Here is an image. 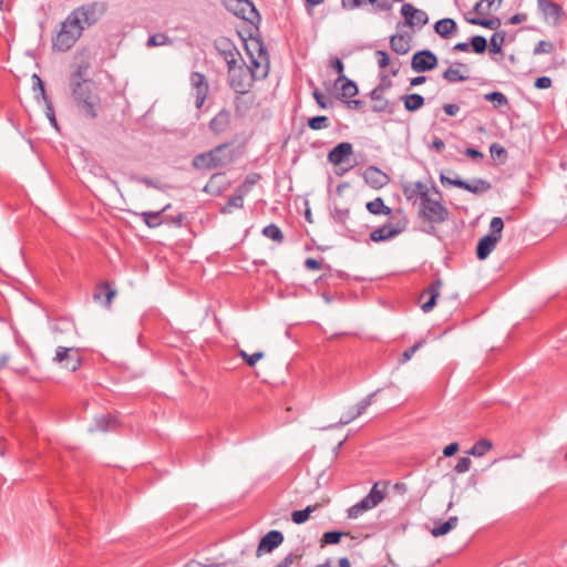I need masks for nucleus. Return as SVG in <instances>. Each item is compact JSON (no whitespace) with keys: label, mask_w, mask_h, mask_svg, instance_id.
I'll return each instance as SVG.
<instances>
[{"label":"nucleus","mask_w":567,"mask_h":567,"mask_svg":"<svg viewBox=\"0 0 567 567\" xmlns=\"http://www.w3.org/2000/svg\"><path fill=\"white\" fill-rule=\"evenodd\" d=\"M107 3L93 1L72 10L60 30L52 37V49L58 52L69 51L81 38L83 31L94 25L106 12Z\"/></svg>","instance_id":"f257e3e1"},{"label":"nucleus","mask_w":567,"mask_h":567,"mask_svg":"<svg viewBox=\"0 0 567 567\" xmlns=\"http://www.w3.org/2000/svg\"><path fill=\"white\" fill-rule=\"evenodd\" d=\"M89 68V63L78 64L70 75L69 85L76 107L86 117L93 120L97 117L102 105L101 97L95 92V83L86 78Z\"/></svg>","instance_id":"f03ea898"},{"label":"nucleus","mask_w":567,"mask_h":567,"mask_svg":"<svg viewBox=\"0 0 567 567\" xmlns=\"http://www.w3.org/2000/svg\"><path fill=\"white\" fill-rule=\"evenodd\" d=\"M228 144H219L208 152L197 154L193 157L192 166L197 171H210L221 168L231 163L233 157L227 154Z\"/></svg>","instance_id":"7ed1b4c3"},{"label":"nucleus","mask_w":567,"mask_h":567,"mask_svg":"<svg viewBox=\"0 0 567 567\" xmlns=\"http://www.w3.org/2000/svg\"><path fill=\"white\" fill-rule=\"evenodd\" d=\"M434 192L439 195V198L434 199L430 196L423 198V200L420 202L419 208V217L431 224L430 229L426 230L427 234H434V224H442L450 217L449 209L441 203V193L435 187Z\"/></svg>","instance_id":"20e7f679"},{"label":"nucleus","mask_w":567,"mask_h":567,"mask_svg":"<svg viewBox=\"0 0 567 567\" xmlns=\"http://www.w3.org/2000/svg\"><path fill=\"white\" fill-rule=\"evenodd\" d=\"M228 84L235 93H246L252 86L254 75L246 68L245 63H236L227 69Z\"/></svg>","instance_id":"39448f33"},{"label":"nucleus","mask_w":567,"mask_h":567,"mask_svg":"<svg viewBox=\"0 0 567 567\" xmlns=\"http://www.w3.org/2000/svg\"><path fill=\"white\" fill-rule=\"evenodd\" d=\"M223 4L234 16L251 24L261 22V16L251 0H223Z\"/></svg>","instance_id":"423d86ee"},{"label":"nucleus","mask_w":567,"mask_h":567,"mask_svg":"<svg viewBox=\"0 0 567 567\" xmlns=\"http://www.w3.org/2000/svg\"><path fill=\"white\" fill-rule=\"evenodd\" d=\"M440 181L443 185H452L462 189H465L473 194H483L491 189V184L483 178H475L472 183H468L460 177L450 178L444 174L440 175Z\"/></svg>","instance_id":"0eeeda50"},{"label":"nucleus","mask_w":567,"mask_h":567,"mask_svg":"<svg viewBox=\"0 0 567 567\" xmlns=\"http://www.w3.org/2000/svg\"><path fill=\"white\" fill-rule=\"evenodd\" d=\"M269 55L267 53V50L260 44L258 49V56H250V64L246 65V68L251 72V75H254V79L257 80H264L267 78L269 73Z\"/></svg>","instance_id":"6e6552de"},{"label":"nucleus","mask_w":567,"mask_h":567,"mask_svg":"<svg viewBox=\"0 0 567 567\" xmlns=\"http://www.w3.org/2000/svg\"><path fill=\"white\" fill-rule=\"evenodd\" d=\"M53 360L58 363H62L63 367L72 372L76 371L82 363L79 349L58 347Z\"/></svg>","instance_id":"1a4fd4ad"},{"label":"nucleus","mask_w":567,"mask_h":567,"mask_svg":"<svg viewBox=\"0 0 567 567\" xmlns=\"http://www.w3.org/2000/svg\"><path fill=\"white\" fill-rule=\"evenodd\" d=\"M437 56L427 49L415 52L411 60V68L417 73L431 71L437 66Z\"/></svg>","instance_id":"9d476101"},{"label":"nucleus","mask_w":567,"mask_h":567,"mask_svg":"<svg viewBox=\"0 0 567 567\" xmlns=\"http://www.w3.org/2000/svg\"><path fill=\"white\" fill-rule=\"evenodd\" d=\"M193 94L195 95V105L200 109L205 103L209 85L206 76L200 72H193L189 76Z\"/></svg>","instance_id":"9b49d317"},{"label":"nucleus","mask_w":567,"mask_h":567,"mask_svg":"<svg viewBox=\"0 0 567 567\" xmlns=\"http://www.w3.org/2000/svg\"><path fill=\"white\" fill-rule=\"evenodd\" d=\"M401 13L406 24L411 28H422L429 22L427 13L421 9L414 8L411 3H404L401 7Z\"/></svg>","instance_id":"f8f14e48"},{"label":"nucleus","mask_w":567,"mask_h":567,"mask_svg":"<svg viewBox=\"0 0 567 567\" xmlns=\"http://www.w3.org/2000/svg\"><path fill=\"white\" fill-rule=\"evenodd\" d=\"M364 182L373 189H380L390 183V176L377 166H368L363 172Z\"/></svg>","instance_id":"ddd939ff"},{"label":"nucleus","mask_w":567,"mask_h":567,"mask_svg":"<svg viewBox=\"0 0 567 567\" xmlns=\"http://www.w3.org/2000/svg\"><path fill=\"white\" fill-rule=\"evenodd\" d=\"M442 281L441 279H436L432 281L420 295V300L427 298L422 305L421 309L423 312L427 313L433 310L436 305V299L440 296Z\"/></svg>","instance_id":"4468645a"},{"label":"nucleus","mask_w":567,"mask_h":567,"mask_svg":"<svg viewBox=\"0 0 567 567\" xmlns=\"http://www.w3.org/2000/svg\"><path fill=\"white\" fill-rule=\"evenodd\" d=\"M284 542V534L279 530H270L261 537L257 547V556L261 554L271 553L275 548L280 546Z\"/></svg>","instance_id":"2eb2a0df"},{"label":"nucleus","mask_w":567,"mask_h":567,"mask_svg":"<svg viewBox=\"0 0 567 567\" xmlns=\"http://www.w3.org/2000/svg\"><path fill=\"white\" fill-rule=\"evenodd\" d=\"M353 154V146L349 142L339 143L328 153V161L338 166L344 163Z\"/></svg>","instance_id":"dca6fc26"},{"label":"nucleus","mask_w":567,"mask_h":567,"mask_svg":"<svg viewBox=\"0 0 567 567\" xmlns=\"http://www.w3.org/2000/svg\"><path fill=\"white\" fill-rule=\"evenodd\" d=\"M403 227L399 225H393L392 223H386L381 227H378L370 234V239L374 243L385 241L391 238H394L400 233H402Z\"/></svg>","instance_id":"f3484780"},{"label":"nucleus","mask_w":567,"mask_h":567,"mask_svg":"<svg viewBox=\"0 0 567 567\" xmlns=\"http://www.w3.org/2000/svg\"><path fill=\"white\" fill-rule=\"evenodd\" d=\"M402 192L408 200H413L419 197L420 202H422L423 198L429 197V188L421 181L404 184Z\"/></svg>","instance_id":"a211bd4d"},{"label":"nucleus","mask_w":567,"mask_h":567,"mask_svg":"<svg viewBox=\"0 0 567 567\" xmlns=\"http://www.w3.org/2000/svg\"><path fill=\"white\" fill-rule=\"evenodd\" d=\"M230 112L226 109L220 110L209 122L208 126L212 133L220 135L225 133L230 125Z\"/></svg>","instance_id":"6ab92c4d"},{"label":"nucleus","mask_w":567,"mask_h":567,"mask_svg":"<svg viewBox=\"0 0 567 567\" xmlns=\"http://www.w3.org/2000/svg\"><path fill=\"white\" fill-rule=\"evenodd\" d=\"M219 53L224 58L227 69L233 66L234 64L238 63L239 60H241V54L237 50V48L228 40L220 41L219 44L216 45Z\"/></svg>","instance_id":"aec40b11"},{"label":"nucleus","mask_w":567,"mask_h":567,"mask_svg":"<svg viewBox=\"0 0 567 567\" xmlns=\"http://www.w3.org/2000/svg\"><path fill=\"white\" fill-rule=\"evenodd\" d=\"M256 96L246 91V93H236L234 101L235 112L238 116H245L255 105Z\"/></svg>","instance_id":"412c9836"},{"label":"nucleus","mask_w":567,"mask_h":567,"mask_svg":"<svg viewBox=\"0 0 567 567\" xmlns=\"http://www.w3.org/2000/svg\"><path fill=\"white\" fill-rule=\"evenodd\" d=\"M336 87L340 91V100L344 101V99H351L355 96L359 92L358 85L354 81L348 79L344 74L338 76L334 83Z\"/></svg>","instance_id":"4be33fe9"},{"label":"nucleus","mask_w":567,"mask_h":567,"mask_svg":"<svg viewBox=\"0 0 567 567\" xmlns=\"http://www.w3.org/2000/svg\"><path fill=\"white\" fill-rule=\"evenodd\" d=\"M379 483H375L370 493L365 495L360 502H358V506L363 511H369L378 506L385 497V494L378 489Z\"/></svg>","instance_id":"5701e85b"},{"label":"nucleus","mask_w":567,"mask_h":567,"mask_svg":"<svg viewBox=\"0 0 567 567\" xmlns=\"http://www.w3.org/2000/svg\"><path fill=\"white\" fill-rule=\"evenodd\" d=\"M537 4L539 10L545 16V18H551L554 24L559 23L561 16L564 13L559 4L555 3L551 0H537Z\"/></svg>","instance_id":"b1692460"},{"label":"nucleus","mask_w":567,"mask_h":567,"mask_svg":"<svg viewBox=\"0 0 567 567\" xmlns=\"http://www.w3.org/2000/svg\"><path fill=\"white\" fill-rule=\"evenodd\" d=\"M499 241L498 237L495 235H485L482 237L476 246V256L480 260L486 259L489 254L495 249L497 243Z\"/></svg>","instance_id":"393cba45"},{"label":"nucleus","mask_w":567,"mask_h":567,"mask_svg":"<svg viewBox=\"0 0 567 567\" xmlns=\"http://www.w3.org/2000/svg\"><path fill=\"white\" fill-rule=\"evenodd\" d=\"M169 208L171 204H167L161 210L135 213V215L140 216L148 228H156L164 223L162 215Z\"/></svg>","instance_id":"a878e982"},{"label":"nucleus","mask_w":567,"mask_h":567,"mask_svg":"<svg viewBox=\"0 0 567 567\" xmlns=\"http://www.w3.org/2000/svg\"><path fill=\"white\" fill-rule=\"evenodd\" d=\"M116 290L113 289L109 282H102L96 286L93 299L95 301L104 302V305L110 308L112 299L115 297Z\"/></svg>","instance_id":"bb28decb"},{"label":"nucleus","mask_w":567,"mask_h":567,"mask_svg":"<svg viewBox=\"0 0 567 567\" xmlns=\"http://www.w3.org/2000/svg\"><path fill=\"white\" fill-rule=\"evenodd\" d=\"M228 183L225 181V173H215L204 187V192L208 194L219 195L226 189Z\"/></svg>","instance_id":"cd10ccee"},{"label":"nucleus","mask_w":567,"mask_h":567,"mask_svg":"<svg viewBox=\"0 0 567 567\" xmlns=\"http://www.w3.org/2000/svg\"><path fill=\"white\" fill-rule=\"evenodd\" d=\"M434 31L443 39H449L457 31V24L453 19L444 18L435 22Z\"/></svg>","instance_id":"c85d7f7f"},{"label":"nucleus","mask_w":567,"mask_h":567,"mask_svg":"<svg viewBox=\"0 0 567 567\" xmlns=\"http://www.w3.org/2000/svg\"><path fill=\"white\" fill-rule=\"evenodd\" d=\"M461 68L466 69V65L462 62H455L453 66L446 69L443 72V79L449 83H458L466 81L468 76L461 73Z\"/></svg>","instance_id":"c756f323"},{"label":"nucleus","mask_w":567,"mask_h":567,"mask_svg":"<svg viewBox=\"0 0 567 567\" xmlns=\"http://www.w3.org/2000/svg\"><path fill=\"white\" fill-rule=\"evenodd\" d=\"M457 522H458V518L456 516H452L445 522L435 520L434 526L431 529V534L434 537L444 536L456 527Z\"/></svg>","instance_id":"7c9ffc66"},{"label":"nucleus","mask_w":567,"mask_h":567,"mask_svg":"<svg viewBox=\"0 0 567 567\" xmlns=\"http://www.w3.org/2000/svg\"><path fill=\"white\" fill-rule=\"evenodd\" d=\"M400 100L403 102L404 109L408 112H415L420 110L425 103L424 97L417 93L401 95Z\"/></svg>","instance_id":"2f4dec72"},{"label":"nucleus","mask_w":567,"mask_h":567,"mask_svg":"<svg viewBox=\"0 0 567 567\" xmlns=\"http://www.w3.org/2000/svg\"><path fill=\"white\" fill-rule=\"evenodd\" d=\"M391 49L398 54H406L410 49V39L403 34H394L390 39Z\"/></svg>","instance_id":"473e14b6"},{"label":"nucleus","mask_w":567,"mask_h":567,"mask_svg":"<svg viewBox=\"0 0 567 567\" xmlns=\"http://www.w3.org/2000/svg\"><path fill=\"white\" fill-rule=\"evenodd\" d=\"M373 104L371 105V111L373 113H388L393 114L398 103L395 101L391 102L385 97H380V100H371Z\"/></svg>","instance_id":"72a5a7b5"},{"label":"nucleus","mask_w":567,"mask_h":567,"mask_svg":"<svg viewBox=\"0 0 567 567\" xmlns=\"http://www.w3.org/2000/svg\"><path fill=\"white\" fill-rule=\"evenodd\" d=\"M365 207L368 212L373 215H390L392 213V209L384 205L381 197H377L375 199L368 202Z\"/></svg>","instance_id":"f704fd0d"},{"label":"nucleus","mask_w":567,"mask_h":567,"mask_svg":"<svg viewBox=\"0 0 567 567\" xmlns=\"http://www.w3.org/2000/svg\"><path fill=\"white\" fill-rule=\"evenodd\" d=\"M244 195L235 189V194L230 196L228 202L221 207V214H230L233 208H243L244 207Z\"/></svg>","instance_id":"c9c22d12"},{"label":"nucleus","mask_w":567,"mask_h":567,"mask_svg":"<svg viewBox=\"0 0 567 567\" xmlns=\"http://www.w3.org/2000/svg\"><path fill=\"white\" fill-rule=\"evenodd\" d=\"M96 430L106 432L115 430L117 426V419L111 414L102 415L95 420Z\"/></svg>","instance_id":"e433bc0d"},{"label":"nucleus","mask_w":567,"mask_h":567,"mask_svg":"<svg viewBox=\"0 0 567 567\" xmlns=\"http://www.w3.org/2000/svg\"><path fill=\"white\" fill-rule=\"evenodd\" d=\"M493 443L487 439L478 440L467 452L470 455L475 457L484 456L489 450H492Z\"/></svg>","instance_id":"4c0bfd02"},{"label":"nucleus","mask_w":567,"mask_h":567,"mask_svg":"<svg viewBox=\"0 0 567 567\" xmlns=\"http://www.w3.org/2000/svg\"><path fill=\"white\" fill-rule=\"evenodd\" d=\"M261 179V174L259 173H250L246 176L243 184H240L236 189L241 193L244 196L248 195L252 187Z\"/></svg>","instance_id":"58836bf2"},{"label":"nucleus","mask_w":567,"mask_h":567,"mask_svg":"<svg viewBox=\"0 0 567 567\" xmlns=\"http://www.w3.org/2000/svg\"><path fill=\"white\" fill-rule=\"evenodd\" d=\"M466 20L471 24L481 25V27L487 28L489 30H496V31L501 27V23H502L499 18H492V19L470 18Z\"/></svg>","instance_id":"ea45409f"},{"label":"nucleus","mask_w":567,"mask_h":567,"mask_svg":"<svg viewBox=\"0 0 567 567\" xmlns=\"http://www.w3.org/2000/svg\"><path fill=\"white\" fill-rule=\"evenodd\" d=\"M261 234L265 237H267L278 244H282L284 239H285L281 229L276 224H269L266 227H264Z\"/></svg>","instance_id":"a19ab883"},{"label":"nucleus","mask_w":567,"mask_h":567,"mask_svg":"<svg viewBox=\"0 0 567 567\" xmlns=\"http://www.w3.org/2000/svg\"><path fill=\"white\" fill-rule=\"evenodd\" d=\"M484 100L492 102L495 109L507 107L509 104L506 95L498 91L485 94Z\"/></svg>","instance_id":"79ce46f5"},{"label":"nucleus","mask_w":567,"mask_h":567,"mask_svg":"<svg viewBox=\"0 0 567 567\" xmlns=\"http://www.w3.org/2000/svg\"><path fill=\"white\" fill-rule=\"evenodd\" d=\"M506 39V32L505 31H496L489 42V51L492 53H499L502 51V47Z\"/></svg>","instance_id":"37998d69"},{"label":"nucleus","mask_w":567,"mask_h":567,"mask_svg":"<svg viewBox=\"0 0 567 567\" xmlns=\"http://www.w3.org/2000/svg\"><path fill=\"white\" fill-rule=\"evenodd\" d=\"M348 535H349V533L338 532V530L326 532L322 535V538L320 540L321 546L336 545L341 540L342 536H348Z\"/></svg>","instance_id":"c03bdc74"},{"label":"nucleus","mask_w":567,"mask_h":567,"mask_svg":"<svg viewBox=\"0 0 567 567\" xmlns=\"http://www.w3.org/2000/svg\"><path fill=\"white\" fill-rule=\"evenodd\" d=\"M316 508H317V506H307L303 509L292 512V514H291L292 522L298 525L306 523L309 519L310 514L312 512H315Z\"/></svg>","instance_id":"a18cd8bd"},{"label":"nucleus","mask_w":567,"mask_h":567,"mask_svg":"<svg viewBox=\"0 0 567 567\" xmlns=\"http://www.w3.org/2000/svg\"><path fill=\"white\" fill-rule=\"evenodd\" d=\"M173 40L166 35L165 33H155L151 35L146 42L148 48L159 47V45H171Z\"/></svg>","instance_id":"49530a36"},{"label":"nucleus","mask_w":567,"mask_h":567,"mask_svg":"<svg viewBox=\"0 0 567 567\" xmlns=\"http://www.w3.org/2000/svg\"><path fill=\"white\" fill-rule=\"evenodd\" d=\"M329 125H330L329 117L324 116V115L313 116L308 120V126L313 131L327 128V127H329Z\"/></svg>","instance_id":"de8ad7c7"},{"label":"nucleus","mask_w":567,"mask_h":567,"mask_svg":"<svg viewBox=\"0 0 567 567\" xmlns=\"http://www.w3.org/2000/svg\"><path fill=\"white\" fill-rule=\"evenodd\" d=\"M470 45L476 54H482L487 49V40L482 35H473L470 39Z\"/></svg>","instance_id":"09e8293b"},{"label":"nucleus","mask_w":567,"mask_h":567,"mask_svg":"<svg viewBox=\"0 0 567 567\" xmlns=\"http://www.w3.org/2000/svg\"><path fill=\"white\" fill-rule=\"evenodd\" d=\"M425 343L424 340H421V341H417L415 344H413L411 348L406 349L400 357L399 359V363L400 364H404L406 363L408 361H410L412 359V357L414 355V353L421 349L423 347V344Z\"/></svg>","instance_id":"8fccbe9b"},{"label":"nucleus","mask_w":567,"mask_h":567,"mask_svg":"<svg viewBox=\"0 0 567 567\" xmlns=\"http://www.w3.org/2000/svg\"><path fill=\"white\" fill-rule=\"evenodd\" d=\"M503 228H504L503 219L501 217H493L489 223L491 233L488 235H495L501 240Z\"/></svg>","instance_id":"3c124183"},{"label":"nucleus","mask_w":567,"mask_h":567,"mask_svg":"<svg viewBox=\"0 0 567 567\" xmlns=\"http://www.w3.org/2000/svg\"><path fill=\"white\" fill-rule=\"evenodd\" d=\"M350 216V209L349 208H338L336 207L332 210V218L336 223L340 225H344Z\"/></svg>","instance_id":"603ef678"},{"label":"nucleus","mask_w":567,"mask_h":567,"mask_svg":"<svg viewBox=\"0 0 567 567\" xmlns=\"http://www.w3.org/2000/svg\"><path fill=\"white\" fill-rule=\"evenodd\" d=\"M239 355L245 360V362L249 367H254L264 357V352L258 351V352H255L252 354H248L244 350H240L239 351Z\"/></svg>","instance_id":"864d4df0"},{"label":"nucleus","mask_w":567,"mask_h":567,"mask_svg":"<svg viewBox=\"0 0 567 567\" xmlns=\"http://www.w3.org/2000/svg\"><path fill=\"white\" fill-rule=\"evenodd\" d=\"M378 391L373 392V393H370L369 395H367L365 398H363L357 405V408L354 409L355 410V415H362L365 410L371 405L372 403V398L377 394Z\"/></svg>","instance_id":"5fc2aeb1"},{"label":"nucleus","mask_w":567,"mask_h":567,"mask_svg":"<svg viewBox=\"0 0 567 567\" xmlns=\"http://www.w3.org/2000/svg\"><path fill=\"white\" fill-rule=\"evenodd\" d=\"M554 50V45L551 42L546 40H540L534 48L533 53L535 55L550 53Z\"/></svg>","instance_id":"6e6d98bb"},{"label":"nucleus","mask_w":567,"mask_h":567,"mask_svg":"<svg viewBox=\"0 0 567 567\" xmlns=\"http://www.w3.org/2000/svg\"><path fill=\"white\" fill-rule=\"evenodd\" d=\"M186 219V215L184 213H178L175 216H164V223L171 224L175 227H182Z\"/></svg>","instance_id":"4d7b16f0"},{"label":"nucleus","mask_w":567,"mask_h":567,"mask_svg":"<svg viewBox=\"0 0 567 567\" xmlns=\"http://www.w3.org/2000/svg\"><path fill=\"white\" fill-rule=\"evenodd\" d=\"M471 465H472L471 458L467 456H464L457 461L456 465L454 466V471L458 474L466 473L467 471H470Z\"/></svg>","instance_id":"13d9d810"},{"label":"nucleus","mask_w":567,"mask_h":567,"mask_svg":"<svg viewBox=\"0 0 567 567\" xmlns=\"http://www.w3.org/2000/svg\"><path fill=\"white\" fill-rule=\"evenodd\" d=\"M131 179L134 181V182L144 184L147 187H153V188H156V189H161L159 184L157 182L153 181L152 178L147 177V176L132 175Z\"/></svg>","instance_id":"bf43d9fd"},{"label":"nucleus","mask_w":567,"mask_h":567,"mask_svg":"<svg viewBox=\"0 0 567 567\" xmlns=\"http://www.w3.org/2000/svg\"><path fill=\"white\" fill-rule=\"evenodd\" d=\"M32 80H33V90L37 91L39 90L40 92V95L42 97L43 101H47L49 100L47 93H45V89H44V83L43 81L41 80V78L38 75V74H33L32 75Z\"/></svg>","instance_id":"052dcab7"},{"label":"nucleus","mask_w":567,"mask_h":567,"mask_svg":"<svg viewBox=\"0 0 567 567\" xmlns=\"http://www.w3.org/2000/svg\"><path fill=\"white\" fill-rule=\"evenodd\" d=\"M375 54L378 55V65L380 69H384L386 66L390 65V55L388 54V52L383 51V50H378L375 52Z\"/></svg>","instance_id":"680f3d73"},{"label":"nucleus","mask_w":567,"mask_h":567,"mask_svg":"<svg viewBox=\"0 0 567 567\" xmlns=\"http://www.w3.org/2000/svg\"><path fill=\"white\" fill-rule=\"evenodd\" d=\"M45 102V106H47V116L51 123V125L55 128H58V122H56V118H55V115H54V110H53V105H52V102L49 100L44 101Z\"/></svg>","instance_id":"e2e57ef3"},{"label":"nucleus","mask_w":567,"mask_h":567,"mask_svg":"<svg viewBox=\"0 0 567 567\" xmlns=\"http://www.w3.org/2000/svg\"><path fill=\"white\" fill-rule=\"evenodd\" d=\"M302 555L301 554H293V553H290L289 555H287L284 559H281L278 564H277V567H289L295 559H301Z\"/></svg>","instance_id":"0e129e2a"},{"label":"nucleus","mask_w":567,"mask_h":567,"mask_svg":"<svg viewBox=\"0 0 567 567\" xmlns=\"http://www.w3.org/2000/svg\"><path fill=\"white\" fill-rule=\"evenodd\" d=\"M464 155L478 162V161H482L484 158V154L476 150V148H473V147H467L464 150Z\"/></svg>","instance_id":"69168bd1"},{"label":"nucleus","mask_w":567,"mask_h":567,"mask_svg":"<svg viewBox=\"0 0 567 567\" xmlns=\"http://www.w3.org/2000/svg\"><path fill=\"white\" fill-rule=\"evenodd\" d=\"M359 417V415H355V410L351 409L347 413H343L342 416L339 420L340 425H347L351 423L353 420Z\"/></svg>","instance_id":"338daca9"},{"label":"nucleus","mask_w":567,"mask_h":567,"mask_svg":"<svg viewBox=\"0 0 567 567\" xmlns=\"http://www.w3.org/2000/svg\"><path fill=\"white\" fill-rule=\"evenodd\" d=\"M534 85L539 90L548 89L551 86V79L549 76L537 78Z\"/></svg>","instance_id":"774afa93"}]
</instances>
